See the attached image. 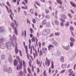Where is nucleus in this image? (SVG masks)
I'll return each instance as SVG.
<instances>
[{"mask_svg": "<svg viewBox=\"0 0 76 76\" xmlns=\"http://www.w3.org/2000/svg\"><path fill=\"white\" fill-rule=\"evenodd\" d=\"M61 66L63 69H65L67 67V64H63Z\"/></svg>", "mask_w": 76, "mask_h": 76, "instance_id": "obj_11", "label": "nucleus"}, {"mask_svg": "<svg viewBox=\"0 0 76 76\" xmlns=\"http://www.w3.org/2000/svg\"><path fill=\"white\" fill-rule=\"evenodd\" d=\"M45 32H47V33H49L50 32V29H46L45 30Z\"/></svg>", "mask_w": 76, "mask_h": 76, "instance_id": "obj_25", "label": "nucleus"}, {"mask_svg": "<svg viewBox=\"0 0 76 76\" xmlns=\"http://www.w3.org/2000/svg\"><path fill=\"white\" fill-rule=\"evenodd\" d=\"M14 64L15 66H17V65L18 64V61H17V60L16 59L14 60Z\"/></svg>", "mask_w": 76, "mask_h": 76, "instance_id": "obj_17", "label": "nucleus"}, {"mask_svg": "<svg viewBox=\"0 0 76 76\" xmlns=\"http://www.w3.org/2000/svg\"><path fill=\"white\" fill-rule=\"evenodd\" d=\"M32 42H35V37L34 36H33L31 39Z\"/></svg>", "mask_w": 76, "mask_h": 76, "instance_id": "obj_20", "label": "nucleus"}, {"mask_svg": "<svg viewBox=\"0 0 76 76\" xmlns=\"http://www.w3.org/2000/svg\"><path fill=\"white\" fill-rule=\"evenodd\" d=\"M56 2L60 4H63V2L61 0H56Z\"/></svg>", "mask_w": 76, "mask_h": 76, "instance_id": "obj_12", "label": "nucleus"}, {"mask_svg": "<svg viewBox=\"0 0 76 76\" xmlns=\"http://www.w3.org/2000/svg\"><path fill=\"white\" fill-rule=\"evenodd\" d=\"M21 8L23 9H28V7H27V6H25V7H22Z\"/></svg>", "mask_w": 76, "mask_h": 76, "instance_id": "obj_28", "label": "nucleus"}, {"mask_svg": "<svg viewBox=\"0 0 76 76\" xmlns=\"http://www.w3.org/2000/svg\"><path fill=\"white\" fill-rule=\"evenodd\" d=\"M73 43H70V46L71 47H72L73 46Z\"/></svg>", "mask_w": 76, "mask_h": 76, "instance_id": "obj_63", "label": "nucleus"}, {"mask_svg": "<svg viewBox=\"0 0 76 76\" xmlns=\"http://www.w3.org/2000/svg\"><path fill=\"white\" fill-rule=\"evenodd\" d=\"M46 23H47V20L45 19L43 21L42 23V24L43 25H45L46 24Z\"/></svg>", "mask_w": 76, "mask_h": 76, "instance_id": "obj_9", "label": "nucleus"}, {"mask_svg": "<svg viewBox=\"0 0 76 76\" xmlns=\"http://www.w3.org/2000/svg\"><path fill=\"white\" fill-rule=\"evenodd\" d=\"M68 15L70 18H72V16L70 13L68 14Z\"/></svg>", "mask_w": 76, "mask_h": 76, "instance_id": "obj_35", "label": "nucleus"}, {"mask_svg": "<svg viewBox=\"0 0 76 76\" xmlns=\"http://www.w3.org/2000/svg\"><path fill=\"white\" fill-rule=\"evenodd\" d=\"M4 31V28L3 26H1L0 27V32H3Z\"/></svg>", "mask_w": 76, "mask_h": 76, "instance_id": "obj_18", "label": "nucleus"}, {"mask_svg": "<svg viewBox=\"0 0 76 76\" xmlns=\"http://www.w3.org/2000/svg\"><path fill=\"white\" fill-rule=\"evenodd\" d=\"M7 4L8 6H9V7H11V5H10V3H9V2L8 1L7 2Z\"/></svg>", "mask_w": 76, "mask_h": 76, "instance_id": "obj_32", "label": "nucleus"}, {"mask_svg": "<svg viewBox=\"0 0 76 76\" xmlns=\"http://www.w3.org/2000/svg\"><path fill=\"white\" fill-rule=\"evenodd\" d=\"M37 73H39L40 70H39V68H37Z\"/></svg>", "mask_w": 76, "mask_h": 76, "instance_id": "obj_45", "label": "nucleus"}, {"mask_svg": "<svg viewBox=\"0 0 76 76\" xmlns=\"http://www.w3.org/2000/svg\"><path fill=\"white\" fill-rule=\"evenodd\" d=\"M46 25L47 27H50V23L48 22V23L46 24Z\"/></svg>", "mask_w": 76, "mask_h": 76, "instance_id": "obj_30", "label": "nucleus"}, {"mask_svg": "<svg viewBox=\"0 0 76 76\" xmlns=\"http://www.w3.org/2000/svg\"><path fill=\"white\" fill-rule=\"evenodd\" d=\"M28 71L30 74H31V75H29V74H28V76H33L32 75V73L31 72V69L29 68H28Z\"/></svg>", "mask_w": 76, "mask_h": 76, "instance_id": "obj_7", "label": "nucleus"}, {"mask_svg": "<svg viewBox=\"0 0 76 76\" xmlns=\"http://www.w3.org/2000/svg\"><path fill=\"white\" fill-rule=\"evenodd\" d=\"M35 3H36V4H37V5L39 6H40V4H39V3H38L37 2H36Z\"/></svg>", "mask_w": 76, "mask_h": 76, "instance_id": "obj_56", "label": "nucleus"}, {"mask_svg": "<svg viewBox=\"0 0 76 76\" xmlns=\"http://www.w3.org/2000/svg\"><path fill=\"white\" fill-rule=\"evenodd\" d=\"M65 25L66 26H69V23L67 21L65 24Z\"/></svg>", "mask_w": 76, "mask_h": 76, "instance_id": "obj_33", "label": "nucleus"}, {"mask_svg": "<svg viewBox=\"0 0 76 76\" xmlns=\"http://www.w3.org/2000/svg\"><path fill=\"white\" fill-rule=\"evenodd\" d=\"M5 57V55H3L1 56V58L2 59L4 58Z\"/></svg>", "mask_w": 76, "mask_h": 76, "instance_id": "obj_54", "label": "nucleus"}, {"mask_svg": "<svg viewBox=\"0 0 76 76\" xmlns=\"http://www.w3.org/2000/svg\"><path fill=\"white\" fill-rule=\"evenodd\" d=\"M70 29L71 30V31H73V30H74V29L73 28V27H71L70 28Z\"/></svg>", "mask_w": 76, "mask_h": 76, "instance_id": "obj_57", "label": "nucleus"}, {"mask_svg": "<svg viewBox=\"0 0 76 76\" xmlns=\"http://www.w3.org/2000/svg\"><path fill=\"white\" fill-rule=\"evenodd\" d=\"M51 68L52 69H53L54 68V62L52 61L51 62Z\"/></svg>", "mask_w": 76, "mask_h": 76, "instance_id": "obj_13", "label": "nucleus"}, {"mask_svg": "<svg viewBox=\"0 0 76 76\" xmlns=\"http://www.w3.org/2000/svg\"><path fill=\"white\" fill-rule=\"evenodd\" d=\"M51 67H50L49 69V73H51Z\"/></svg>", "mask_w": 76, "mask_h": 76, "instance_id": "obj_58", "label": "nucleus"}, {"mask_svg": "<svg viewBox=\"0 0 76 76\" xmlns=\"http://www.w3.org/2000/svg\"><path fill=\"white\" fill-rule=\"evenodd\" d=\"M52 48H54V46L53 45H50L48 46V48L49 50H50Z\"/></svg>", "mask_w": 76, "mask_h": 76, "instance_id": "obj_10", "label": "nucleus"}, {"mask_svg": "<svg viewBox=\"0 0 76 76\" xmlns=\"http://www.w3.org/2000/svg\"><path fill=\"white\" fill-rule=\"evenodd\" d=\"M69 47H70V46H66V50H69Z\"/></svg>", "mask_w": 76, "mask_h": 76, "instance_id": "obj_52", "label": "nucleus"}, {"mask_svg": "<svg viewBox=\"0 0 76 76\" xmlns=\"http://www.w3.org/2000/svg\"><path fill=\"white\" fill-rule=\"evenodd\" d=\"M14 29L15 30V34H16V35H18V33L17 32V29H16V27H14Z\"/></svg>", "mask_w": 76, "mask_h": 76, "instance_id": "obj_27", "label": "nucleus"}, {"mask_svg": "<svg viewBox=\"0 0 76 76\" xmlns=\"http://www.w3.org/2000/svg\"><path fill=\"white\" fill-rule=\"evenodd\" d=\"M10 16L12 20H13V17H12V15H11V14H10Z\"/></svg>", "mask_w": 76, "mask_h": 76, "instance_id": "obj_55", "label": "nucleus"}, {"mask_svg": "<svg viewBox=\"0 0 76 76\" xmlns=\"http://www.w3.org/2000/svg\"><path fill=\"white\" fill-rule=\"evenodd\" d=\"M42 51L43 53H45L47 51V49L46 48H44V47H43L42 48Z\"/></svg>", "mask_w": 76, "mask_h": 76, "instance_id": "obj_5", "label": "nucleus"}, {"mask_svg": "<svg viewBox=\"0 0 76 76\" xmlns=\"http://www.w3.org/2000/svg\"><path fill=\"white\" fill-rule=\"evenodd\" d=\"M72 72H73V71H72V69H70L68 70V73H72Z\"/></svg>", "mask_w": 76, "mask_h": 76, "instance_id": "obj_38", "label": "nucleus"}, {"mask_svg": "<svg viewBox=\"0 0 76 76\" xmlns=\"http://www.w3.org/2000/svg\"><path fill=\"white\" fill-rule=\"evenodd\" d=\"M61 18H63L64 19H67V17L65 15L61 14Z\"/></svg>", "mask_w": 76, "mask_h": 76, "instance_id": "obj_6", "label": "nucleus"}, {"mask_svg": "<svg viewBox=\"0 0 76 76\" xmlns=\"http://www.w3.org/2000/svg\"><path fill=\"white\" fill-rule=\"evenodd\" d=\"M43 76H47V74H46V70H45L43 73Z\"/></svg>", "mask_w": 76, "mask_h": 76, "instance_id": "obj_23", "label": "nucleus"}, {"mask_svg": "<svg viewBox=\"0 0 76 76\" xmlns=\"http://www.w3.org/2000/svg\"><path fill=\"white\" fill-rule=\"evenodd\" d=\"M7 72H12V69H11L10 68H9L8 69Z\"/></svg>", "mask_w": 76, "mask_h": 76, "instance_id": "obj_42", "label": "nucleus"}, {"mask_svg": "<svg viewBox=\"0 0 76 76\" xmlns=\"http://www.w3.org/2000/svg\"><path fill=\"white\" fill-rule=\"evenodd\" d=\"M16 58L18 59V60L19 63H20V58H19V57L18 56H16Z\"/></svg>", "mask_w": 76, "mask_h": 76, "instance_id": "obj_41", "label": "nucleus"}, {"mask_svg": "<svg viewBox=\"0 0 76 76\" xmlns=\"http://www.w3.org/2000/svg\"><path fill=\"white\" fill-rule=\"evenodd\" d=\"M32 22L34 23H36V20L34 19H33Z\"/></svg>", "mask_w": 76, "mask_h": 76, "instance_id": "obj_44", "label": "nucleus"}, {"mask_svg": "<svg viewBox=\"0 0 76 76\" xmlns=\"http://www.w3.org/2000/svg\"><path fill=\"white\" fill-rule=\"evenodd\" d=\"M50 63L51 62L50 60H49L48 58H46V61H45V66H47L48 67H49L50 65Z\"/></svg>", "mask_w": 76, "mask_h": 76, "instance_id": "obj_1", "label": "nucleus"}, {"mask_svg": "<svg viewBox=\"0 0 76 76\" xmlns=\"http://www.w3.org/2000/svg\"><path fill=\"white\" fill-rule=\"evenodd\" d=\"M23 63L24 67H26V63H25V61L23 60Z\"/></svg>", "mask_w": 76, "mask_h": 76, "instance_id": "obj_31", "label": "nucleus"}, {"mask_svg": "<svg viewBox=\"0 0 76 76\" xmlns=\"http://www.w3.org/2000/svg\"><path fill=\"white\" fill-rule=\"evenodd\" d=\"M70 39L71 41H75V39H74L73 38L71 37L70 38Z\"/></svg>", "mask_w": 76, "mask_h": 76, "instance_id": "obj_48", "label": "nucleus"}, {"mask_svg": "<svg viewBox=\"0 0 76 76\" xmlns=\"http://www.w3.org/2000/svg\"><path fill=\"white\" fill-rule=\"evenodd\" d=\"M36 61L37 64L38 66L39 67H41V66H42L41 64V62L38 61V59H37Z\"/></svg>", "mask_w": 76, "mask_h": 76, "instance_id": "obj_4", "label": "nucleus"}, {"mask_svg": "<svg viewBox=\"0 0 76 76\" xmlns=\"http://www.w3.org/2000/svg\"><path fill=\"white\" fill-rule=\"evenodd\" d=\"M45 12L46 13H49V10H47V9H46L45 10Z\"/></svg>", "mask_w": 76, "mask_h": 76, "instance_id": "obj_53", "label": "nucleus"}, {"mask_svg": "<svg viewBox=\"0 0 76 76\" xmlns=\"http://www.w3.org/2000/svg\"><path fill=\"white\" fill-rule=\"evenodd\" d=\"M23 45H24V48H25V50H26V48H27V49H28V46H27V45H26V46H25V42H23Z\"/></svg>", "mask_w": 76, "mask_h": 76, "instance_id": "obj_34", "label": "nucleus"}, {"mask_svg": "<svg viewBox=\"0 0 76 76\" xmlns=\"http://www.w3.org/2000/svg\"><path fill=\"white\" fill-rule=\"evenodd\" d=\"M30 62H29V64L30 65V66H31V63H32V61H31V59H29Z\"/></svg>", "mask_w": 76, "mask_h": 76, "instance_id": "obj_47", "label": "nucleus"}, {"mask_svg": "<svg viewBox=\"0 0 76 76\" xmlns=\"http://www.w3.org/2000/svg\"><path fill=\"white\" fill-rule=\"evenodd\" d=\"M26 54H27V57L28 59V60H29L30 59H29V53H28V50L27 49V48H26Z\"/></svg>", "mask_w": 76, "mask_h": 76, "instance_id": "obj_3", "label": "nucleus"}, {"mask_svg": "<svg viewBox=\"0 0 76 76\" xmlns=\"http://www.w3.org/2000/svg\"><path fill=\"white\" fill-rule=\"evenodd\" d=\"M9 61L10 63L12 62V58L11 56H10L9 57Z\"/></svg>", "mask_w": 76, "mask_h": 76, "instance_id": "obj_22", "label": "nucleus"}, {"mask_svg": "<svg viewBox=\"0 0 76 76\" xmlns=\"http://www.w3.org/2000/svg\"><path fill=\"white\" fill-rule=\"evenodd\" d=\"M60 20L62 22H63L64 23V22H65V20L61 18H60Z\"/></svg>", "mask_w": 76, "mask_h": 76, "instance_id": "obj_43", "label": "nucleus"}, {"mask_svg": "<svg viewBox=\"0 0 76 76\" xmlns=\"http://www.w3.org/2000/svg\"><path fill=\"white\" fill-rule=\"evenodd\" d=\"M39 55L40 56H42V52L41 50H40Z\"/></svg>", "mask_w": 76, "mask_h": 76, "instance_id": "obj_39", "label": "nucleus"}, {"mask_svg": "<svg viewBox=\"0 0 76 76\" xmlns=\"http://www.w3.org/2000/svg\"><path fill=\"white\" fill-rule=\"evenodd\" d=\"M24 35H25V37H26V30L24 31Z\"/></svg>", "mask_w": 76, "mask_h": 76, "instance_id": "obj_59", "label": "nucleus"}, {"mask_svg": "<svg viewBox=\"0 0 76 76\" xmlns=\"http://www.w3.org/2000/svg\"><path fill=\"white\" fill-rule=\"evenodd\" d=\"M65 71H66V70L65 69L63 70L62 71H61L60 73H64Z\"/></svg>", "mask_w": 76, "mask_h": 76, "instance_id": "obj_49", "label": "nucleus"}, {"mask_svg": "<svg viewBox=\"0 0 76 76\" xmlns=\"http://www.w3.org/2000/svg\"><path fill=\"white\" fill-rule=\"evenodd\" d=\"M55 35H56V36H58L60 35V33L58 32L56 33L55 34Z\"/></svg>", "mask_w": 76, "mask_h": 76, "instance_id": "obj_37", "label": "nucleus"}, {"mask_svg": "<svg viewBox=\"0 0 76 76\" xmlns=\"http://www.w3.org/2000/svg\"><path fill=\"white\" fill-rule=\"evenodd\" d=\"M55 23L56 25H57L59 24V23L57 20H55Z\"/></svg>", "mask_w": 76, "mask_h": 76, "instance_id": "obj_29", "label": "nucleus"}, {"mask_svg": "<svg viewBox=\"0 0 76 76\" xmlns=\"http://www.w3.org/2000/svg\"><path fill=\"white\" fill-rule=\"evenodd\" d=\"M34 7H35V9L36 10H38V7L37 6V5H36L35 4H34Z\"/></svg>", "mask_w": 76, "mask_h": 76, "instance_id": "obj_46", "label": "nucleus"}, {"mask_svg": "<svg viewBox=\"0 0 76 76\" xmlns=\"http://www.w3.org/2000/svg\"><path fill=\"white\" fill-rule=\"evenodd\" d=\"M34 15L36 16H38V13L37 12H34Z\"/></svg>", "mask_w": 76, "mask_h": 76, "instance_id": "obj_60", "label": "nucleus"}, {"mask_svg": "<svg viewBox=\"0 0 76 76\" xmlns=\"http://www.w3.org/2000/svg\"><path fill=\"white\" fill-rule=\"evenodd\" d=\"M19 63H20V66L19 67V69H22V60H20V62Z\"/></svg>", "mask_w": 76, "mask_h": 76, "instance_id": "obj_19", "label": "nucleus"}, {"mask_svg": "<svg viewBox=\"0 0 76 76\" xmlns=\"http://www.w3.org/2000/svg\"><path fill=\"white\" fill-rule=\"evenodd\" d=\"M30 12L31 14H34V9H31L30 10Z\"/></svg>", "mask_w": 76, "mask_h": 76, "instance_id": "obj_24", "label": "nucleus"}, {"mask_svg": "<svg viewBox=\"0 0 76 76\" xmlns=\"http://www.w3.org/2000/svg\"><path fill=\"white\" fill-rule=\"evenodd\" d=\"M30 30L31 34L33 33V29L32 28H30Z\"/></svg>", "mask_w": 76, "mask_h": 76, "instance_id": "obj_36", "label": "nucleus"}, {"mask_svg": "<svg viewBox=\"0 0 76 76\" xmlns=\"http://www.w3.org/2000/svg\"><path fill=\"white\" fill-rule=\"evenodd\" d=\"M4 71V72H7L8 71V69L7 68L6 66H4L3 67Z\"/></svg>", "mask_w": 76, "mask_h": 76, "instance_id": "obj_21", "label": "nucleus"}, {"mask_svg": "<svg viewBox=\"0 0 76 76\" xmlns=\"http://www.w3.org/2000/svg\"><path fill=\"white\" fill-rule=\"evenodd\" d=\"M27 23H29V25L31 24V21L30 20H29V19H27Z\"/></svg>", "mask_w": 76, "mask_h": 76, "instance_id": "obj_40", "label": "nucleus"}, {"mask_svg": "<svg viewBox=\"0 0 76 76\" xmlns=\"http://www.w3.org/2000/svg\"><path fill=\"white\" fill-rule=\"evenodd\" d=\"M32 47H33V49L34 51H35V52H36V51H37V50H36V49L35 48V47H34V46H33Z\"/></svg>", "mask_w": 76, "mask_h": 76, "instance_id": "obj_50", "label": "nucleus"}, {"mask_svg": "<svg viewBox=\"0 0 76 76\" xmlns=\"http://www.w3.org/2000/svg\"><path fill=\"white\" fill-rule=\"evenodd\" d=\"M35 54L34 53H33V56H34V58H35V57H37V56H38L37 51H36V52H35Z\"/></svg>", "mask_w": 76, "mask_h": 76, "instance_id": "obj_14", "label": "nucleus"}, {"mask_svg": "<svg viewBox=\"0 0 76 76\" xmlns=\"http://www.w3.org/2000/svg\"><path fill=\"white\" fill-rule=\"evenodd\" d=\"M45 42H43L42 43V45L43 46H45Z\"/></svg>", "mask_w": 76, "mask_h": 76, "instance_id": "obj_64", "label": "nucleus"}, {"mask_svg": "<svg viewBox=\"0 0 76 76\" xmlns=\"http://www.w3.org/2000/svg\"><path fill=\"white\" fill-rule=\"evenodd\" d=\"M64 57L62 56L60 58V60L62 63H63L64 61Z\"/></svg>", "mask_w": 76, "mask_h": 76, "instance_id": "obj_8", "label": "nucleus"}, {"mask_svg": "<svg viewBox=\"0 0 76 76\" xmlns=\"http://www.w3.org/2000/svg\"><path fill=\"white\" fill-rule=\"evenodd\" d=\"M11 26H12V28L13 29H14V28H15V24H14V23H12L11 24Z\"/></svg>", "mask_w": 76, "mask_h": 76, "instance_id": "obj_26", "label": "nucleus"}, {"mask_svg": "<svg viewBox=\"0 0 76 76\" xmlns=\"http://www.w3.org/2000/svg\"><path fill=\"white\" fill-rule=\"evenodd\" d=\"M5 7L7 10V11L8 12V13H11L12 15H13V12H12V9L10 8L9 10V7H7V6H5Z\"/></svg>", "mask_w": 76, "mask_h": 76, "instance_id": "obj_2", "label": "nucleus"}, {"mask_svg": "<svg viewBox=\"0 0 76 76\" xmlns=\"http://www.w3.org/2000/svg\"><path fill=\"white\" fill-rule=\"evenodd\" d=\"M15 54H17L18 53L19 50H18V47H15Z\"/></svg>", "mask_w": 76, "mask_h": 76, "instance_id": "obj_16", "label": "nucleus"}, {"mask_svg": "<svg viewBox=\"0 0 76 76\" xmlns=\"http://www.w3.org/2000/svg\"><path fill=\"white\" fill-rule=\"evenodd\" d=\"M24 1H25V3L26 4H28V0H24Z\"/></svg>", "mask_w": 76, "mask_h": 76, "instance_id": "obj_61", "label": "nucleus"}, {"mask_svg": "<svg viewBox=\"0 0 76 76\" xmlns=\"http://www.w3.org/2000/svg\"><path fill=\"white\" fill-rule=\"evenodd\" d=\"M22 4H23L24 6H26V4H25V2L24 1L22 2Z\"/></svg>", "mask_w": 76, "mask_h": 76, "instance_id": "obj_62", "label": "nucleus"}, {"mask_svg": "<svg viewBox=\"0 0 76 76\" xmlns=\"http://www.w3.org/2000/svg\"><path fill=\"white\" fill-rule=\"evenodd\" d=\"M38 45L39 47H41V42H39Z\"/></svg>", "mask_w": 76, "mask_h": 76, "instance_id": "obj_51", "label": "nucleus"}, {"mask_svg": "<svg viewBox=\"0 0 76 76\" xmlns=\"http://www.w3.org/2000/svg\"><path fill=\"white\" fill-rule=\"evenodd\" d=\"M70 3L72 6L74 7H76V4L75 3L71 1L70 2Z\"/></svg>", "mask_w": 76, "mask_h": 76, "instance_id": "obj_15", "label": "nucleus"}]
</instances>
